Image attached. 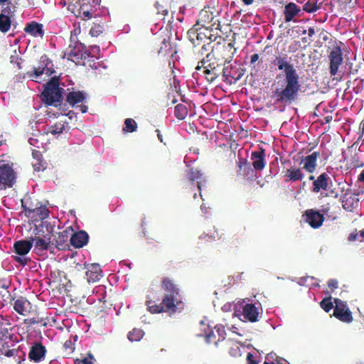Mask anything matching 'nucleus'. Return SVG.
<instances>
[{"instance_id":"obj_56","label":"nucleus","mask_w":364,"mask_h":364,"mask_svg":"<svg viewBox=\"0 0 364 364\" xmlns=\"http://www.w3.org/2000/svg\"><path fill=\"white\" fill-rule=\"evenodd\" d=\"M77 108H79V110L82 112V113H86L87 112V107L85 105H78L77 106Z\"/></svg>"},{"instance_id":"obj_20","label":"nucleus","mask_w":364,"mask_h":364,"mask_svg":"<svg viewBox=\"0 0 364 364\" xmlns=\"http://www.w3.org/2000/svg\"><path fill=\"white\" fill-rule=\"evenodd\" d=\"M284 178L286 182L293 183L302 181L304 178V174L301 167L294 165L286 170Z\"/></svg>"},{"instance_id":"obj_28","label":"nucleus","mask_w":364,"mask_h":364,"mask_svg":"<svg viewBox=\"0 0 364 364\" xmlns=\"http://www.w3.org/2000/svg\"><path fill=\"white\" fill-rule=\"evenodd\" d=\"M301 9L295 3L290 2L284 6V15L285 22L295 21L294 17L299 15Z\"/></svg>"},{"instance_id":"obj_10","label":"nucleus","mask_w":364,"mask_h":364,"mask_svg":"<svg viewBox=\"0 0 364 364\" xmlns=\"http://www.w3.org/2000/svg\"><path fill=\"white\" fill-rule=\"evenodd\" d=\"M262 314L261 304H245L242 306V316L250 322H256Z\"/></svg>"},{"instance_id":"obj_50","label":"nucleus","mask_w":364,"mask_h":364,"mask_svg":"<svg viewBox=\"0 0 364 364\" xmlns=\"http://www.w3.org/2000/svg\"><path fill=\"white\" fill-rule=\"evenodd\" d=\"M230 331H231L233 333H235L236 335L239 336H245V331H239L238 328L235 326H232L230 328Z\"/></svg>"},{"instance_id":"obj_27","label":"nucleus","mask_w":364,"mask_h":364,"mask_svg":"<svg viewBox=\"0 0 364 364\" xmlns=\"http://www.w3.org/2000/svg\"><path fill=\"white\" fill-rule=\"evenodd\" d=\"M88 239V234L85 231L80 230L72 235L70 243L76 248H81L87 243Z\"/></svg>"},{"instance_id":"obj_55","label":"nucleus","mask_w":364,"mask_h":364,"mask_svg":"<svg viewBox=\"0 0 364 364\" xmlns=\"http://www.w3.org/2000/svg\"><path fill=\"white\" fill-rule=\"evenodd\" d=\"M24 323L29 325L38 323V321L35 318H26L24 320Z\"/></svg>"},{"instance_id":"obj_7","label":"nucleus","mask_w":364,"mask_h":364,"mask_svg":"<svg viewBox=\"0 0 364 364\" xmlns=\"http://www.w3.org/2000/svg\"><path fill=\"white\" fill-rule=\"evenodd\" d=\"M333 303L335 304L333 316L342 322L351 323L353 318L347 303L339 299H334Z\"/></svg>"},{"instance_id":"obj_17","label":"nucleus","mask_w":364,"mask_h":364,"mask_svg":"<svg viewBox=\"0 0 364 364\" xmlns=\"http://www.w3.org/2000/svg\"><path fill=\"white\" fill-rule=\"evenodd\" d=\"M46 353V347L40 343H35L31 348L28 358L35 363H40L45 359Z\"/></svg>"},{"instance_id":"obj_9","label":"nucleus","mask_w":364,"mask_h":364,"mask_svg":"<svg viewBox=\"0 0 364 364\" xmlns=\"http://www.w3.org/2000/svg\"><path fill=\"white\" fill-rule=\"evenodd\" d=\"M34 246V251L39 255L43 254L46 251L51 250L53 243L51 242V233L46 235H36L31 238Z\"/></svg>"},{"instance_id":"obj_36","label":"nucleus","mask_w":364,"mask_h":364,"mask_svg":"<svg viewBox=\"0 0 364 364\" xmlns=\"http://www.w3.org/2000/svg\"><path fill=\"white\" fill-rule=\"evenodd\" d=\"M136 123L134 119L131 118L125 119L124 127H123L124 132H134L136 130Z\"/></svg>"},{"instance_id":"obj_1","label":"nucleus","mask_w":364,"mask_h":364,"mask_svg":"<svg viewBox=\"0 0 364 364\" xmlns=\"http://www.w3.org/2000/svg\"><path fill=\"white\" fill-rule=\"evenodd\" d=\"M272 64L277 67L282 73L277 74L276 80L281 87H277L273 92V97L279 103H290L294 101L298 95L301 85L299 75L291 63V58L286 55L275 57Z\"/></svg>"},{"instance_id":"obj_15","label":"nucleus","mask_w":364,"mask_h":364,"mask_svg":"<svg viewBox=\"0 0 364 364\" xmlns=\"http://www.w3.org/2000/svg\"><path fill=\"white\" fill-rule=\"evenodd\" d=\"M304 221L313 228H318L323 224L324 218L319 212L314 210H308L304 215Z\"/></svg>"},{"instance_id":"obj_58","label":"nucleus","mask_w":364,"mask_h":364,"mask_svg":"<svg viewBox=\"0 0 364 364\" xmlns=\"http://www.w3.org/2000/svg\"><path fill=\"white\" fill-rule=\"evenodd\" d=\"M315 34V30L313 27H310L308 29V35L309 37H312Z\"/></svg>"},{"instance_id":"obj_32","label":"nucleus","mask_w":364,"mask_h":364,"mask_svg":"<svg viewBox=\"0 0 364 364\" xmlns=\"http://www.w3.org/2000/svg\"><path fill=\"white\" fill-rule=\"evenodd\" d=\"M100 3V0H92V5H90V10H85V8L82 9V11H80V16L83 20L90 19L92 17H95L97 15L96 12V6H99Z\"/></svg>"},{"instance_id":"obj_21","label":"nucleus","mask_w":364,"mask_h":364,"mask_svg":"<svg viewBox=\"0 0 364 364\" xmlns=\"http://www.w3.org/2000/svg\"><path fill=\"white\" fill-rule=\"evenodd\" d=\"M66 101L72 107L77 106L86 99V93L82 91H75L73 87L67 89Z\"/></svg>"},{"instance_id":"obj_22","label":"nucleus","mask_w":364,"mask_h":364,"mask_svg":"<svg viewBox=\"0 0 364 364\" xmlns=\"http://www.w3.org/2000/svg\"><path fill=\"white\" fill-rule=\"evenodd\" d=\"M24 31L34 38H43L45 34L43 25L34 21L26 23Z\"/></svg>"},{"instance_id":"obj_6","label":"nucleus","mask_w":364,"mask_h":364,"mask_svg":"<svg viewBox=\"0 0 364 364\" xmlns=\"http://www.w3.org/2000/svg\"><path fill=\"white\" fill-rule=\"evenodd\" d=\"M16 181V173L9 164H0V189L11 188Z\"/></svg>"},{"instance_id":"obj_43","label":"nucleus","mask_w":364,"mask_h":364,"mask_svg":"<svg viewBox=\"0 0 364 364\" xmlns=\"http://www.w3.org/2000/svg\"><path fill=\"white\" fill-rule=\"evenodd\" d=\"M103 32V27L100 25H95L91 28L90 33L92 36H98Z\"/></svg>"},{"instance_id":"obj_19","label":"nucleus","mask_w":364,"mask_h":364,"mask_svg":"<svg viewBox=\"0 0 364 364\" xmlns=\"http://www.w3.org/2000/svg\"><path fill=\"white\" fill-rule=\"evenodd\" d=\"M86 277L89 283L96 282L102 277V270L100 266L97 263L88 264L85 265Z\"/></svg>"},{"instance_id":"obj_12","label":"nucleus","mask_w":364,"mask_h":364,"mask_svg":"<svg viewBox=\"0 0 364 364\" xmlns=\"http://www.w3.org/2000/svg\"><path fill=\"white\" fill-rule=\"evenodd\" d=\"M40 65L34 68V78L36 82L39 81L41 75L45 74L47 76L50 75L53 72V63L49 60L47 55H43L41 57L39 61Z\"/></svg>"},{"instance_id":"obj_53","label":"nucleus","mask_w":364,"mask_h":364,"mask_svg":"<svg viewBox=\"0 0 364 364\" xmlns=\"http://www.w3.org/2000/svg\"><path fill=\"white\" fill-rule=\"evenodd\" d=\"M201 63L203 64L202 66H200L202 68V69L211 70V68H220L218 64L215 65L214 63H208L207 65H204L205 63L202 62Z\"/></svg>"},{"instance_id":"obj_23","label":"nucleus","mask_w":364,"mask_h":364,"mask_svg":"<svg viewBox=\"0 0 364 364\" xmlns=\"http://www.w3.org/2000/svg\"><path fill=\"white\" fill-rule=\"evenodd\" d=\"M31 307L30 301L22 296L15 300L14 303V309L22 316L28 315L31 312Z\"/></svg>"},{"instance_id":"obj_30","label":"nucleus","mask_w":364,"mask_h":364,"mask_svg":"<svg viewBox=\"0 0 364 364\" xmlns=\"http://www.w3.org/2000/svg\"><path fill=\"white\" fill-rule=\"evenodd\" d=\"M328 179L329 177L326 173H321L316 180L314 181L312 191L314 193H318L321 190H326Z\"/></svg>"},{"instance_id":"obj_2","label":"nucleus","mask_w":364,"mask_h":364,"mask_svg":"<svg viewBox=\"0 0 364 364\" xmlns=\"http://www.w3.org/2000/svg\"><path fill=\"white\" fill-rule=\"evenodd\" d=\"M162 287L166 291V294L162 300V303L157 305L153 304L150 300L146 301L147 309L151 314L167 311L171 314L177 311H181L183 308L182 297L179 293V289L168 279H164L162 282Z\"/></svg>"},{"instance_id":"obj_39","label":"nucleus","mask_w":364,"mask_h":364,"mask_svg":"<svg viewBox=\"0 0 364 364\" xmlns=\"http://www.w3.org/2000/svg\"><path fill=\"white\" fill-rule=\"evenodd\" d=\"M241 345L239 342L234 343L230 348L229 353L232 357H238L242 355V350L240 348Z\"/></svg>"},{"instance_id":"obj_59","label":"nucleus","mask_w":364,"mask_h":364,"mask_svg":"<svg viewBox=\"0 0 364 364\" xmlns=\"http://www.w3.org/2000/svg\"><path fill=\"white\" fill-rule=\"evenodd\" d=\"M230 307H231V305L230 304H225L223 307H222V309L224 311H228L229 310H230Z\"/></svg>"},{"instance_id":"obj_44","label":"nucleus","mask_w":364,"mask_h":364,"mask_svg":"<svg viewBox=\"0 0 364 364\" xmlns=\"http://www.w3.org/2000/svg\"><path fill=\"white\" fill-rule=\"evenodd\" d=\"M156 6L158 11L157 14L161 16H163L162 21L165 22L166 16L168 14V11L166 9H164L162 6L159 5L158 4H156Z\"/></svg>"},{"instance_id":"obj_61","label":"nucleus","mask_w":364,"mask_h":364,"mask_svg":"<svg viewBox=\"0 0 364 364\" xmlns=\"http://www.w3.org/2000/svg\"><path fill=\"white\" fill-rule=\"evenodd\" d=\"M70 119H72L73 117H75V113L73 112V111H70L67 114H66Z\"/></svg>"},{"instance_id":"obj_4","label":"nucleus","mask_w":364,"mask_h":364,"mask_svg":"<svg viewBox=\"0 0 364 364\" xmlns=\"http://www.w3.org/2000/svg\"><path fill=\"white\" fill-rule=\"evenodd\" d=\"M65 56H67L68 60L75 62L76 64H84L81 60L89 58L90 53L82 43L75 41V39L71 37L70 44L65 50Z\"/></svg>"},{"instance_id":"obj_46","label":"nucleus","mask_w":364,"mask_h":364,"mask_svg":"<svg viewBox=\"0 0 364 364\" xmlns=\"http://www.w3.org/2000/svg\"><path fill=\"white\" fill-rule=\"evenodd\" d=\"M247 364H257L258 360L254 354L251 353H248L247 355Z\"/></svg>"},{"instance_id":"obj_29","label":"nucleus","mask_w":364,"mask_h":364,"mask_svg":"<svg viewBox=\"0 0 364 364\" xmlns=\"http://www.w3.org/2000/svg\"><path fill=\"white\" fill-rule=\"evenodd\" d=\"M239 174L242 175L247 180H252L255 176V171L245 159L239 162Z\"/></svg>"},{"instance_id":"obj_33","label":"nucleus","mask_w":364,"mask_h":364,"mask_svg":"<svg viewBox=\"0 0 364 364\" xmlns=\"http://www.w3.org/2000/svg\"><path fill=\"white\" fill-rule=\"evenodd\" d=\"M187 176L191 181H198V188L200 191L203 183L205 182V180L203 179V173L200 172V171L190 169L187 173Z\"/></svg>"},{"instance_id":"obj_51","label":"nucleus","mask_w":364,"mask_h":364,"mask_svg":"<svg viewBox=\"0 0 364 364\" xmlns=\"http://www.w3.org/2000/svg\"><path fill=\"white\" fill-rule=\"evenodd\" d=\"M313 280L314 278L313 277H301L299 281L297 282V283L301 285V286H303V285H309V284H307V282L308 280Z\"/></svg>"},{"instance_id":"obj_49","label":"nucleus","mask_w":364,"mask_h":364,"mask_svg":"<svg viewBox=\"0 0 364 364\" xmlns=\"http://www.w3.org/2000/svg\"><path fill=\"white\" fill-rule=\"evenodd\" d=\"M339 196H340V193L335 188L329 189L328 193H326V196L333 197L335 198H338Z\"/></svg>"},{"instance_id":"obj_37","label":"nucleus","mask_w":364,"mask_h":364,"mask_svg":"<svg viewBox=\"0 0 364 364\" xmlns=\"http://www.w3.org/2000/svg\"><path fill=\"white\" fill-rule=\"evenodd\" d=\"M175 116L178 119H183L187 115L186 107L183 105H177L174 109Z\"/></svg>"},{"instance_id":"obj_25","label":"nucleus","mask_w":364,"mask_h":364,"mask_svg":"<svg viewBox=\"0 0 364 364\" xmlns=\"http://www.w3.org/2000/svg\"><path fill=\"white\" fill-rule=\"evenodd\" d=\"M23 208L28 216L36 218V220H44L49 215V212L45 205H41L33 209L27 208L24 205Z\"/></svg>"},{"instance_id":"obj_35","label":"nucleus","mask_w":364,"mask_h":364,"mask_svg":"<svg viewBox=\"0 0 364 364\" xmlns=\"http://www.w3.org/2000/svg\"><path fill=\"white\" fill-rule=\"evenodd\" d=\"M144 333L141 329L134 328L128 333V339L131 342L139 341L144 336Z\"/></svg>"},{"instance_id":"obj_8","label":"nucleus","mask_w":364,"mask_h":364,"mask_svg":"<svg viewBox=\"0 0 364 364\" xmlns=\"http://www.w3.org/2000/svg\"><path fill=\"white\" fill-rule=\"evenodd\" d=\"M339 189L341 193H344L341 196V200L343 208L347 211H352L354 208L358 207L359 200L356 195L348 193L349 189H346L345 183H338Z\"/></svg>"},{"instance_id":"obj_24","label":"nucleus","mask_w":364,"mask_h":364,"mask_svg":"<svg viewBox=\"0 0 364 364\" xmlns=\"http://www.w3.org/2000/svg\"><path fill=\"white\" fill-rule=\"evenodd\" d=\"M250 159L255 170L262 171L264 169L266 165L264 150L252 151Z\"/></svg>"},{"instance_id":"obj_60","label":"nucleus","mask_w":364,"mask_h":364,"mask_svg":"<svg viewBox=\"0 0 364 364\" xmlns=\"http://www.w3.org/2000/svg\"><path fill=\"white\" fill-rule=\"evenodd\" d=\"M357 239V234H350L348 237L350 241H354Z\"/></svg>"},{"instance_id":"obj_63","label":"nucleus","mask_w":364,"mask_h":364,"mask_svg":"<svg viewBox=\"0 0 364 364\" xmlns=\"http://www.w3.org/2000/svg\"><path fill=\"white\" fill-rule=\"evenodd\" d=\"M242 1L245 5L249 6L254 2V0H242Z\"/></svg>"},{"instance_id":"obj_11","label":"nucleus","mask_w":364,"mask_h":364,"mask_svg":"<svg viewBox=\"0 0 364 364\" xmlns=\"http://www.w3.org/2000/svg\"><path fill=\"white\" fill-rule=\"evenodd\" d=\"M222 73L224 81L230 85L235 83L243 75L242 70L236 66L232 67L229 63L225 64L224 68L222 69Z\"/></svg>"},{"instance_id":"obj_54","label":"nucleus","mask_w":364,"mask_h":364,"mask_svg":"<svg viewBox=\"0 0 364 364\" xmlns=\"http://www.w3.org/2000/svg\"><path fill=\"white\" fill-rule=\"evenodd\" d=\"M328 286L331 289H336L338 287V282L336 279H330L328 282Z\"/></svg>"},{"instance_id":"obj_52","label":"nucleus","mask_w":364,"mask_h":364,"mask_svg":"<svg viewBox=\"0 0 364 364\" xmlns=\"http://www.w3.org/2000/svg\"><path fill=\"white\" fill-rule=\"evenodd\" d=\"M90 5H92V0L90 1V2H87V1L82 0V4H80V11H82V9L85 8V10H90Z\"/></svg>"},{"instance_id":"obj_42","label":"nucleus","mask_w":364,"mask_h":364,"mask_svg":"<svg viewBox=\"0 0 364 364\" xmlns=\"http://www.w3.org/2000/svg\"><path fill=\"white\" fill-rule=\"evenodd\" d=\"M320 306L326 312H329L334 307L331 301V297L323 299L321 301Z\"/></svg>"},{"instance_id":"obj_26","label":"nucleus","mask_w":364,"mask_h":364,"mask_svg":"<svg viewBox=\"0 0 364 364\" xmlns=\"http://www.w3.org/2000/svg\"><path fill=\"white\" fill-rule=\"evenodd\" d=\"M68 122L65 120H60L55 124L48 127L46 131L47 134H51L52 135L58 137L60 134L64 132H67L69 130Z\"/></svg>"},{"instance_id":"obj_47","label":"nucleus","mask_w":364,"mask_h":364,"mask_svg":"<svg viewBox=\"0 0 364 364\" xmlns=\"http://www.w3.org/2000/svg\"><path fill=\"white\" fill-rule=\"evenodd\" d=\"M93 360H95V358L91 353H89L87 357L81 359L82 364H93Z\"/></svg>"},{"instance_id":"obj_48","label":"nucleus","mask_w":364,"mask_h":364,"mask_svg":"<svg viewBox=\"0 0 364 364\" xmlns=\"http://www.w3.org/2000/svg\"><path fill=\"white\" fill-rule=\"evenodd\" d=\"M274 355L272 353H269L266 357L265 361L264 364H283L282 363H279L278 360H276V363L273 360Z\"/></svg>"},{"instance_id":"obj_41","label":"nucleus","mask_w":364,"mask_h":364,"mask_svg":"<svg viewBox=\"0 0 364 364\" xmlns=\"http://www.w3.org/2000/svg\"><path fill=\"white\" fill-rule=\"evenodd\" d=\"M214 329L218 335V341H224L226 336L224 326L218 324L214 327Z\"/></svg>"},{"instance_id":"obj_62","label":"nucleus","mask_w":364,"mask_h":364,"mask_svg":"<svg viewBox=\"0 0 364 364\" xmlns=\"http://www.w3.org/2000/svg\"><path fill=\"white\" fill-rule=\"evenodd\" d=\"M200 209H201L202 212L204 213L205 215L208 214V208H206L204 205H202L200 206Z\"/></svg>"},{"instance_id":"obj_40","label":"nucleus","mask_w":364,"mask_h":364,"mask_svg":"<svg viewBox=\"0 0 364 364\" xmlns=\"http://www.w3.org/2000/svg\"><path fill=\"white\" fill-rule=\"evenodd\" d=\"M218 238H219V235L216 231H213V232H210V233H203L199 237V239L200 240H204L205 241H207V242L215 241Z\"/></svg>"},{"instance_id":"obj_64","label":"nucleus","mask_w":364,"mask_h":364,"mask_svg":"<svg viewBox=\"0 0 364 364\" xmlns=\"http://www.w3.org/2000/svg\"><path fill=\"white\" fill-rule=\"evenodd\" d=\"M359 180L364 183V170L360 173L359 176Z\"/></svg>"},{"instance_id":"obj_3","label":"nucleus","mask_w":364,"mask_h":364,"mask_svg":"<svg viewBox=\"0 0 364 364\" xmlns=\"http://www.w3.org/2000/svg\"><path fill=\"white\" fill-rule=\"evenodd\" d=\"M65 89L60 86L59 80L52 78L46 85L42 92L43 100L48 105L57 107L60 105L63 95H65Z\"/></svg>"},{"instance_id":"obj_16","label":"nucleus","mask_w":364,"mask_h":364,"mask_svg":"<svg viewBox=\"0 0 364 364\" xmlns=\"http://www.w3.org/2000/svg\"><path fill=\"white\" fill-rule=\"evenodd\" d=\"M200 332L198 333V336H204L205 341L208 343H213L215 346L218 345V335L214 330L210 329V326L205 323V321L202 320L200 322Z\"/></svg>"},{"instance_id":"obj_57","label":"nucleus","mask_w":364,"mask_h":364,"mask_svg":"<svg viewBox=\"0 0 364 364\" xmlns=\"http://www.w3.org/2000/svg\"><path fill=\"white\" fill-rule=\"evenodd\" d=\"M259 59V55L257 54V53H255L253 55H251V60H250V63L251 64L252 63H255L256 61H257Z\"/></svg>"},{"instance_id":"obj_18","label":"nucleus","mask_w":364,"mask_h":364,"mask_svg":"<svg viewBox=\"0 0 364 364\" xmlns=\"http://www.w3.org/2000/svg\"><path fill=\"white\" fill-rule=\"evenodd\" d=\"M318 152H313L311 154L306 156H303L299 163V165H302L303 169L310 173H313L317 166V159L318 156Z\"/></svg>"},{"instance_id":"obj_34","label":"nucleus","mask_w":364,"mask_h":364,"mask_svg":"<svg viewBox=\"0 0 364 364\" xmlns=\"http://www.w3.org/2000/svg\"><path fill=\"white\" fill-rule=\"evenodd\" d=\"M11 27V19L9 16L0 14V31L3 33L7 32Z\"/></svg>"},{"instance_id":"obj_45","label":"nucleus","mask_w":364,"mask_h":364,"mask_svg":"<svg viewBox=\"0 0 364 364\" xmlns=\"http://www.w3.org/2000/svg\"><path fill=\"white\" fill-rule=\"evenodd\" d=\"M71 340H68L64 343L63 347L65 350H68V354H70L74 351L75 347Z\"/></svg>"},{"instance_id":"obj_14","label":"nucleus","mask_w":364,"mask_h":364,"mask_svg":"<svg viewBox=\"0 0 364 364\" xmlns=\"http://www.w3.org/2000/svg\"><path fill=\"white\" fill-rule=\"evenodd\" d=\"M196 71L193 73V75L195 78L199 76L204 77L208 82H213L222 72L221 68H213L211 70L202 69L200 65L196 68Z\"/></svg>"},{"instance_id":"obj_5","label":"nucleus","mask_w":364,"mask_h":364,"mask_svg":"<svg viewBox=\"0 0 364 364\" xmlns=\"http://www.w3.org/2000/svg\"><path fill=\"white\" fill-rule=\"evenodd\" d=\"M32 247L33 242L31 240H22L15 242L14 244V252L17 255H13L12 257L18 264L23 266L26 265L28 262L30 260L26 257V255L30 252Z\"/></svg>"},{"instance_id":"obj_31","label":"nucleus","mask_w":364,"mask_h":364,"mask_svg":"<svg viewBox=\"0 0 364 364\" xmlns=\"http://www.w3.org/2000/svg\"><path fill=\"white\" fill-rule=\"evenodd\" d=\"M1 354H4L5 356L9 358L13 357L14 360L17 363H21L22 360H25L26 358V353L19 348L10 349L6 350L4 353L2 352Z\"/></svg>"},{"instance_id":"obj_13","label":"nucleus","mask_w":364,"mask_h":364,"mask_svg":"<svg viewBox=\"0 0 364 364\" xmlns=\"http://www.w3.org/2000/svg\"><path fill=\"white\" fill-rule=\"evenodd\" d=\"M328 58L330 60V74L334 76L338 73V68L343 61L341 48L339 47L334 48L331 51Z\"/></svg>"},{"instance_id":"obj_38","label":"nucleus","mask_w":364,"mask_h":364,"mask_svg":"<svg viewBox=\"0 0 364 364\" xmlns=\"http://www.w3.org/2000/svg\"><path fill=\"white\" fill-rule=\"evenodd\" d=\"M319 9V6L314 0H309L304 4L303 10L307 13H314Z\"/></svg>"}]
</instances>
